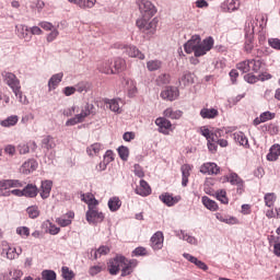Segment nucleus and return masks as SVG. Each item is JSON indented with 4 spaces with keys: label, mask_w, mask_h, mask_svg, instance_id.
Listing matches in <instances>:
<instances>
[{
    "label": "nucleus",
    "mask_w": 280,
    "mask_h": 280,
    "mask_svg": "<svg viewBox=\"0 0 280 280\" xmlns=\"http://www.w3.org/2000/svg\"><path fill=\"white\" fill-rule=\"evenodd\" d=\"M97 69L100 73H105L107 75L116 73V71L113 69V60H104L98 62Z\"/></svg>",
    "instance_id": "6ab92c4d"
},
{
    "label": "nucleus",
    "mask_w": 280,
    "mask_h": 280,
    "mask_svg": "<svg viewBox=\"0 0 280 280\" xmlns=\"http://www.w3.org/2000/svg\"><path fill=\"white\" fill-rule=\"evenodd\" d=\"M183 257L187 259V261H190V264H195V266H197V268H199L200 270L207 271L209 270V266H207V264H205L203 261L199 260L198 258H196L195 256L184 253Z\"/></svg>",
    "instance_id": "5701e85b"
},
{
    "label": "nucleus",
    "mask_w": 280,
    "mask_h": 280,
    "mask_svg": "<svg viewBox=\"0 0 280 280\" xmlns=\"http://www.w3.org/2000/svg\"><path fill=\"white\" fill-rule=\"evenodd\" d=\"M16 124H19V116L16 115H11L0 121V126H2V128H12V126H16Z\"/></svg>",
    "instance_id": "7c9ffc66"
},
{
    "label": "nucleus",
    "mask_w": 280,
    "mask_h": 280,
    "mask_svg": "<svg viewBox=\"0 0 280 280\" xmlns=\"http://www.w3.org/2000/svg\"><path fill=\"white\" fill-rule=\"evenodd\" d=\"M16 234L21 237H30V228L27 226H19L16 228Z\"/></svg>",
    "instance_id": "680f3d73"
},
{
    "label": "nucleus",
    "mask_w": 280,
    "mask_h": 280,
    "mask_svg": "<svg viewBox=\"0 0 280 280\" xmlns=\"http://www.w3.org/2000/svg\"><path fill=\"white\" fill-rule=\"evenodd\" d=\"M126 258L124 256H116L108 262L109 275H118L121 267L125 265Z\"/></svg>",
    "instance_id": "1a4fd4ad"
},
{
    "label": "nucleus",
    "mask_w": 280,
    "mask_h": 280,
    "mask_svg": "<svg viewBox=\"0 0 280 280\" xmlns=\"http://www.w3.org/2000/svg\"><path fill=\"white\" fill-rule=\"evenodd\" d=\"M180 92L176 86H166L160 94L162 100H166V102H174L178 100Z\"/></svg>",
    "instance_id": "6e6552de"
},
{
    "label": "nucleus",
    "mask_w": 280,
    "mask_h": 280,
    "mask_svg": "<svg viewBox=\"0 0 280 280\" xmlns=\"http://www.w3.org/2000/svg\"><path fill=\"white\" fill-rule=\"evenodd\" d=\"M81 198L83 202L88 203V209H91L92 207H97V205H100V201L95 199V196H93V194H86V195L83 194Z\"/></svg>",
    "instance_id": "f704fd0d"
},
{
    "label": "nucleus",
    "mask_w": 280,
    "mask_h": 280,
    "mask_svg": "<svg viewBox=\"0 0 280 280\" xmlns=\"http://www.w3.org/2000/svg\"><path fill=\"white\" fill-rule=\"evenodd\" d=\"M163 232L158 231L151 237V247L153 248V250H161V248H163Z\"/></svg>",
    "instance_id": "a211bd4d"
},
{
    "label": "nucleus",
    "mask_w": 280,
    "mask_h": 280,
    "mask_svg": "<svg viewBox=\"0 0 280 280\" xmlns=\"http://www.w3.org/2000/svg\"><path fill=\"white\" fill-rule=\"evenodd\" d=\"M163 67V62L161 60H150L147 62V69L149 71H159Z\"/></svg>",
    "instance_id": "a18cd8bd"
},
{
    "label": "nucleus",
    "mask_w": 280,
    "mask_h": 280,
    "mask_svg": "<svg viewBox=\"0 0 280 280\" xmlns=\"http://www.w3.org/2000/svg\"><path fill=\"white\" fill-rule=\"evenodd\" d=\"M179 240H184V242H187L188 244H192L194 246L198 245V240L187 233L185 231H180L179 234Z\"/></svg>",
    "instance_id": "ea45409f"
},
{
    "label": "nucleus",
    "mask_w": 280,
    "mask_h": 280,
    "mask_svg": "<svg viewBox=\"0 0 280 280\" xmlns=\"http://www.w3.org/2000/svg\"><path fill=\"white\" fill-rule=\"evenodd\" d=\"M135 191L138 196L145 198V197L150 196V194H152V188L150 187V184H148V182H145V179H141L140 185L137 186Z\"/></svg>",
    "instance_id": "dca6fc26"
},
{
    "label": "nucleus",
    "mask_w": 280,
    "mask_h": 280,
    "mask_svg": "<svg viewBox=\"0 0 280 280\" xmlns=\"http://www.w3.org/2000/svg\"><path fill=\"white\" fill-rule=\"evenodd\" d=\"M62 78H65V73L59 72L54 74L49 80H48V91H56L58 89V84L62 82Z\"/></svg>",
    "instance_id": "412c9836"
},
{
    "label": "nucleus",
    "mask_w": 280,
    "mask_h": 280,
    "mask_svg": "<svg viewBox=\"0 0 280 280\" xmlns=\"http://www.w3.org/2000/svg\"><path fill=\"white\" fill-rule=\"evenodd\" d=\"M36 170H38V162H36L34 159L25 161L20 167L21 174H25L26 176L33 172H36Z\"/></svg>",
    "instance_id": "ddd939ff"
},
{
    "label": "nucleus",
    "mask_w": 280,
    "mask_h": 280,
    "mask_svg": "<svg viewBox=\"0 0 280 280\" xmlns=\"http://www.w3.org/2000/svg\"><path fill=\"white\" fill-rule=\"evenodd\" d=\"M215 218H217V220H219V222H224V224H237V218H235V217H231V215H226V214L217 212Z\"/></svg>",
    "instance_id": "2f4dec72"
},
{
    "label": "nucleus",
    "mask_w": 280,
    "mask_h": 280,
    "mask_svg": "<svg viewBox=\"0 0 280 280\" xmlns=\"http://www.w3.org/2000/svg\"><path fill=\"white\" fill-rule=\"evenodd\" d=\"M240 10V0H228V12Z\"/></svg>",
    "instance_id": "6e6d98bb"
},
{
    "label": "nucleus",
    "mask_w": 280,
    "mask_h": 280,
    "mask_svg": "<svg viewBox=\"0 0 280 280\" xmlns=\"http://www.w3.org/2000/svg\"><path fill=\"white\" fill-rule=\"evenodd\" d=\"M220 115V112L215 108H202L200 110V117L202 119H215Z\"/></svg>",
    "instance_id": "bb28decb"
},
{
    "label": "nucleus",
    "mask_w": 280,
    "mask_h": 280,
    "mask_svg": "<svg viewBox=\"0 0 280 280\" xmlns=\"http://www.w3.org/2000/svg\"><path fill=\"white\" fill-rule=\"evenodd\" d=\"M15 32L19 38H23L24 40H26V43H30V40H32V35L30 34V27H27L26 25H23V24L16 25Z\"/></svg>",
    "instance_id": "aec40b11"
},
{
    "label": "nucleus",
    "mask_w": 280,
    "mask_h": 280,
    "mask_svg": "<svg viewBox=\"0 0 280 280\" xmlns=\"http://www.w3.org/2000/svg\"><path fill=\"white\" fill-rule=\"evenodd\" d=\"M42 278L44 280H56L57 275H56V271L54 270L45 269L42 271Z\"/></svg>",
    "instance_id": "603ef678"
},
{
    "label": "nucleus",
    "mask_w": 280,
    "mask_h": 280,
    "mask_svg": "<svg viewBox=\"0 0 280 280\" xmlns=\"http://www.w3.org/2000/svg\"><path fill=\"white\" fill-rule=\"evenodd\" d=\"M276 114L272 112H264L259 115V117H256L253 121L254 126H259V124H266V121H270L271 119H275Z\"/></svg>",
    "instance_id": "b1692460"
},
{
    "label": "nucleus",
    "mask_w": 280,
    "mask_h": 280,
    "mask_svg": "<svg viewBox=\"0 0 280 280\" xmlns=\"http://www.w3.org/2000/svg\"><path fill=\"white\" fill-rule=\"evenodd\" d=\"M107 207L112 212L119 211L121 209V200L119 197H112L107 202Z\"/></svg>",
    "instance_id": "473e14b6"
},
{
    "label": "nucleus",
    "mask_w": 280,
    "mask_h": 280,
    "mask_svg": "<svg viewBox=\"0 0 280 280\" xmlns=\"http://www.w3.org/2000/svg\"><path fill=\"white\" fill-rule=\"evenodd\" d=\"M202 205L209 209L210 211H218V203L213 200H211L209 197L203 196L201 198Z\"/></svg>",
    "instance_id": "4c0bfd02"
},
{
    "label": "nucleus",
    "mask_w": 280,
    "mask_h": 280,
    "mask_svg": "<svg viewBox=\"0 0 280 280\" xmlns=\"http://www.w3.org/2000/svg\"><path fill=\"white\" fill-rule=\"evenodd\" d=\"M213 37H208L200 42L195 49V57L200 58L201 56H206L208 51H211V49H213Z\"/></svg>",
    "instance_id": "20e7f679"
},
{
    "label": "nucleus",
    "mask_w": 280,
    "mask_h": 280,
    "mask_svg": "<svg viewBox=\"0 0 280 280\" xmlns=\"http://www.w3.org/2000/svg\"><path fill=\"white\" fill-rule=\"evenodd\" d=\"M159 24V20L154 18H139L136 21V25L142 34H149L150 36L156 34V25Z\"/></svg>",
    "instance_id": "f257e3e1"
},
{
    "label": "nucleus",
    "mask_w": 280,
    "mask_h": 280,
    "mask_svg": "<svg viewBox=\"0 0 280 280\" xmlns=\"http://www.w3.org/2000/svg\"><path fill=\"white\" fill-rule=\"evenodd\" d=\"M119 49L122 50V54L129 56V58H138V60H145V55L137 48L135 45H120Z\"/></svg>",
    "instance_id": "0eeeda50"
},
{
    "label": "nucleus",
    "mask_w": 280,
    "mask_h": 280,
    "mask_svg": "<svg viewBox=\"0 0 280 280\" xmlns=\"http://www.w3.org/2000/svg\"><path fill=\"white\" fill-rule=\"evenodd\" d=\"M2 80L11 91H15L16 89L21 88V80H19V77L12 72L3 71L1 73Z\"/></svg>",
    "instance_id": "423d86ee"
},
{
    "label": "nucleus",
    "mask_w": 280,
    "mask_h": 280,
    "mask_svg": "<svg viewBox=\"0 0 280 280\" xmlns=\"http://www.w3.org/2000/svg\"><path fill=\"white\" fill-rule=\"evenodd\" d=\"M51 187H54V182L49 179L42 182L39 196L43 200H47L51 196Z\"/></svg>",
    "instance_id": "f3484780"
},
{
    "label": "nucleus",
    "mask_w": 280,
    "mask_h": 280,
    "mask_svg": "<svg viewBox=\"0 0 280 280\" xmlns=\"http://www.w3.org/2000/svg\"><path fill=\"white\" fill-rule=\"evenodd\" d=\"M160 200L166 205V207H174V205H177L178 200H180L179 197H173L170 195V192L160 195Z\"/></svg>",
    "instance_id": "393cba45"
},
{
    "label": "nucleus",
    "mask_w": 280,
    "mask_h": 280,
    "mask_svg": "<svg viewBox=\"0 0 280 280\" xmlns=\"http://www.w3.org/2000/svg\"><path fill=\"white\" fill-rule=\"evenodd\" d=\"M236 68L238 71H242V73H248L250 71V60H244L236 65Z\"/></svg>",
    "instance_id": "09e8293b"
},
{
    "label": "nucleus",
    "mask_w": 280,
    "mask_h": 280,
    "mask_svg": "<svg viewBox=\"0 0 280 280\" xmlns=\"http://www.w3.org/2000/svg\"><path fill=\"white\" fill-rule=\"evenodd\" d=\"M4 153L9 156H14V154H16V147H14V144H7L4 147Z\"/></svg>",
    "instance_id": "338daca9"
},
{
    "label": "nucleus",
    "mask_w": 280,
    "mask_h": 280,
    "mask_svg": "<svg viewBox=\"0 0 280 280\" xmlns=\"http://www.w3.org/2000/svg\"><path fill=\"white\" fill-rule=\"evenodd\" d=\"M179 84H183L184 86H189V84H194V74L190 72H186L183 74V77L179 80Z\"/></svg>",
    "instance_id": "49530a36"
},
{
    "label": "nucleus",
    "mask_w": 280,
    "mask_h": 280,
    "mask_svg": "<svg viewBox=\"0 0 280 280\" xmlns=\"http://www.w3.org/2000/svg\"><path fill=\"white\" fill-rule=\"evenodd\" d=\"M7 259H16L21 253H16V248L8 247L5 249Z\"/></svg>",
    "instance_id": "13d9d810"
},
{
    "label": "nucleus",
    "mask_w": 280,
    "mask_h": 280,
    "mask_svg": "<svg viewBox=\"0 0 280 280\" xmlns=\"http://www.w3.org/2000/svg\"><path fill=\"white\" fill-rule=\"evenodd\" d=\"M60 36V32L58 31V27H55L50 33L46 36L47 43H54Z\"/></svg>",
    "instance_id": "4d7b16f0"
},
{
    "label": "nucleus",
    "mask_w": 280,
    "mask_h": 280,
    "mask_svg": "<svg viewBox=\"0 0 280 280\" xmlns=\"http://www.w3.org/2000/svg\"><path fill=\"white\" fill-rule=\"evenodd\" d=\"M266 207H275V202H277V195L275 192H267L264 197Z\"/></svg>",
    "instance_id": "c03bdc74"
},
{
    "label": "nucleus",
    "mask_w": 280,
    "mask_h": 280,
    "mask_svg": "<svg viewBox=\"0 0 280 280\" xmlns=\"http://www.w3.org/2000/svg\"><path fill=\"white\" fill-rule=\"evenodd\" d=\"M182 172V185L183 187H187V183H189V176L191 175V165L184 164L180 167Z\"/></svg>",
    "instance_id": "a878e982"
},
{
    "label": "nucleus",
    "mask_w": 280,
    "mask_h": 280,
    "mask_svg": "<svg viewBox=\"0 0 280 280\" xmlns=\"http://www.w3.org/2000/svg\"><path fill=\"white\" fill-rule=\"evenodd\" d=\"M268 240L269 246L273 247V255H276V257H280V236L270 235Z\"/></svg>",
    "instance_id": "c85d7f7f"
},
{
    "label": "nucleus",
    "mask_w": 280,
    "mask_h": 280,
    "mask_svg": "<svg viewBox=\"0 0 280 280\" xmlns=\"http://www.w3.org/2000/svg\"><path fill=\"white\" fill-rule=\"evenodd\" d=\"M262 66H264V61H261V59L249 60L250 71H254V73H259V71H261Z\"/></svg>",
    "instance_id": "a19ab883"
},
{
    "label": "nucleus",
    "mask_w": 280,
    "mask_h": 280,
    "mask_svg": "<svg viewBox=\"0 0 280 280\" xmlns=\"http://www.w3.org/2000/svg\"><path fill=\"white\" fill-rule=\"evenodd\" d=\"M126 67V60L122 58H115L114 65L112 66L113 70L116 71L115 73H119V71H124Z\"/></svg>",
    "instance_id": "79ce46f5"
},
{
    "label": "nucleus",
    "mask_w": 280,
    "mask_h": 280,
    "mask_svg": "<svg viewBox=\"0 0 280 280\" xmlns=\"http://www.w3.org/2000/svg\"><path fill=\"white\" fill-rule=\"evenodd\" d=\"M140 18L152 19L156 14V7L150 0H141L139 2Z\"/></svg>",
    "instance_id": "7ed1b4c3"
},
{
    "label": "nucleus",
    "mask_w": 280,
    "mask_h": 280,
    "mask_svg": "<svg viewBox=\"0 0 280 280\" xmlns=\"http://www.w3.org/2000/svg\"><path fill=\"white\" fill-rule=\"evenodd\" d=\"M200 173L208 176H217V174H220V166L214 162H207L200 166Z\"/></svg>",
    "instance_id": "f8f14e48"
},
{
    "label": "nucleus",
    "mask_w": 280,
    "mask_h": 280,
    "mask_svg": "<svg viewBox=\"0 0 280 280\" xmlns=\"http://www.w3.org/2000/svg\"><path fill=\"white\" fill-rule=\"evenodd\" d=\"M69 3H73L74 5H78V8H81V10H91V8H95V3H97V0H68Z\"/></svg>",
    "instance_id": "4be33fe9"
},
{
    "label": "nucleus",
    "mask_w": 280,
    "mask_h": 280,
    "mask_svg": "<svg viewBox=\"0 0 280 280\" xmlns=\"http://www.w3.org/2000/svg\"><path fill=\"white\" fill-rule=\"evenodd\" d=\"M104 102L113 113H121V106H124V101H121V98H105Z\"/></svg>",
    "instance_id": "2eb2a0df"
},
{
    "label": "nucleus",
    "mask_w": 280,
    "mask_h": 280,
    "mask_svg": "<svg viewBox=\"0 0 280 280\" xmlns=\"http://www.w3.org/2000/svg\"><path fill=\"white\" fill-rule=\"evenodd\" d=\"M280 156V144H273L267 154V161H277Z\"/></svg>",
    "instance_id": "72a5a7b5"
},
{
    "label": "nucleus",
    "mask_w": 280,
    "mask_h": 280,
    "mask_svg": "<svg viewBox=\"0 0 280 280\" xmlns=\"http://www.w3.org/2000/svg\"><path fill=\"white\" fill-rule=\"evenodd\" d=\"M74 91H77L78 93H86V91H89V83L84 81L78 83L77 85H74Z\"/></svg>",
    "instance_id": "bf43d9fd"
},
{
    "label": "nucleus",
    "mask_w": 280,
    "mask_h": 280,
    "mask_svg": "<svg viewBox=\"0 0 280 280\" xmlns=\"http://www.w3.org/2000/svg\"><path fill=\"white\" fill-rule=\"evenodd\" d=\"M61 277L65 280H73V277H75V273H73L72 270H69V267H62L61 268Z\"/></svg>",
    "instance_id": "5fc2aeb1"
},
{
    "label": "nucleus",
    "mask_w": 280,
    "mask_h": 280,
    "mask_svg": "<svg viewBox=\"0 0 280 280\" xmlns=\"http://www.w3.org/2000/svg\"><path fill=\"white\" fill-rule=\"evenodd\" d=\"M133 174L138 176V178H143V176H145L143 168L139 164L133 165Z\"/></svg>",
    "instance_id": "0e129e2a"
},
{
    "label": "nucleus",
    "mask_w": 280,
    "mask_h": 280,
    "mask_svg": "<svg viewBox=\"0 0 280 280\" xmlns=\"http://www.w3.org/2000/svg\"><path fill=\"white\" fill-rule=\"evenodd\" d=\"M25 198H36L38 196V187L34 184H27L23 188Z\"/></svg>",
    "instance_id": "cd10ccee"
},
{
    "label": "nucleus",
    "mask_w": 280,
    "mask_h": 280,
    "mask_svg": "<svg viewBox=\"0 0 280 280\" xmlns=\"http://www.w3.org/2000/svg\"><path fill=\"white\" fill-rule=\"evenodd\" d=\"M156 83L159 84V86L163 84H170V74L167 73L160 74L156 79Z\"/></svg>",
    "instance_id": "052dcab7"
},
{
    "label": "nucleus",
    "mask_w": 280,
    "mask_h": 280,
    "mask_svg": "<svg viewBox=\"0 0 280 280\" xmlns=\"http://www.w3.org/2000/svg\"><path fill=\"white\" fill-rule=\"evenodd\" d=\"M42 148L44 150H47V152H49V150H54L56 148V140L54 139V137L51 136H46L42 139Z\"/></svg>",
    "instance_id": "c756f323"
},
{
    "label": "nucleus",
    "mask_w": 280,
    "mask_h": 280,
    "mask_svg": "<svg viewBox=\"0 0 280 280\" xmlns=\"http://www.w3.org/2000/svg\"><path fill=\"white\" fill-rule=\"evenodd\" d=\"M200 40V35H192L191 38L184 45L186 54H194Z\"/></svg>",
    "instance_id": "4468645a"
},
{
    "label": "nucleus",
    "mask_w": 280,
    "mask_h": 280,
    "mask_svg": "<svg viewBox=\"0 0 280 280\" xmlns=\"http://www.w3.org/2000/svg\"><path fill=\"white\" fill-rule=\"evenodd\" d=\"M226 182L237 187V194H244V179L237 173H230L225 176Z\"/></svg>",
    "instance_id": "9d476101"
},
{
    "label": "nucleus",
    "mask_w": 280,
    "mask_h": 280,
    "mask_svg": "<svg viewBox=\"0 0 280 280\" xmlns=\"http://www.w3.org/2000/svg\"><path fill=\"white\" fill-rule=\"evenodd\" d=\"M132 275V265L125 258V265L121 267V277H128Z\"/></svg>",
    "instance_id": "3c124183"
},
{
    "label": "nucleus",
    "mask_w": 280,
    "mask_h": 280,
    "mask_svg": "<svg viewBox=\"0 0 280 280\" xmlns=\"http://www.w3.org/2000/svg\"><path fill=\"white\" fill-rule=\"evenodd\" d=\"M38 25L42 27V30H45V32H51L52 30H56V26H54L51 22H39Z\"/></svg>",
    "instance_id": "69168bd1"
},
{
    "label": "nucleus",
    "mask_w": 280,
    "mask_h": 280,
    "mask_svg": "<svg viewBox=\"0 0 280 280\" xmlns=\"http://www.w3.org/2000/svg\"><path fill=\"white\" fill-rule=\"evenodd\" d=\"M217 200H219L222 205H229V198L226 197V190H218L217 194Z\"/></svg>",
    "instance_id": "864d4df0"
},
{
    "label": "nucleus",
    "mask_w": 280,
    "mask_h": 280,
    "mask_svg": "<svg viewBox=\"0 0 280 280\" xmlns=\"http://www.w3.org/2000/svg\"><path fill=\"white\" fill-rule=\"evenodd\" d=\"M155 126H158V132H161V135H170V130H172V121L165 117L156 118Z\"/></svg>",
    "instance_id": "9b49d317"
},
{
    "label": "nucleus",
    "mask_w": 280,
    "mask_h": 280,
    "mask_svg": "<svg viewBox=\"0 0 280 280\" xmlns=\"http://www.w3.org/2000/svg\"><path fill=\"white\" fill-rule=\"evenodd\" d=\"M26 213L28 218H31L32 220H36V218L40 215V210L38 209V206H31L26 209Z\"/></svg>",
    "instance_id": "de8ad7c7"
},
{
    "label": "nucleus",
    "mask_w": 280,
    "mask_h": 280,
    "mask_svg": "<svg viewBox=\"0 0 280 280\" xmlns=\"http://www.w3.org/2000/svg\"><path fill=\"white\" fill-rule=\"evenodd\" d=\"M12 93L15 95V97H18L20 104H23L24 106H26V104H30V101H27V96H25L23 94V91H21V86L13 90Z\"/></svg>",
    "instance_id": "37998d69"
},
{
    "label": "nucleus",
    "mask_w": 280,
    "mask_h": 280,
    "mask_svg": "<svg viewBox=\"0 0 280 280\" xmlns=\"http://www.w3.org/2000/svg\"><path fill=\"white\" fill-rule=\"evenodd\" d=\"M234 139L236 143H240V145H243L244 148H248V138L244 132L238 131L234 133Z\"/></svg>",
    "instance_id": "e433bc0d"
},
{
    "label": "nucleus",
    "mask_w": 280,
    "mask_h": 280,
    "mask_svg": "<svg viewBox=\"0 0 280 280\" xmlns=\"http://www.w3.org/2000/svg\"><path fill=\"white\" fill-rule=\"evenodd\" d=\"M85 218L89 224H100L104 222L105 217L104 212H100V210H97V206H93L86 211Z\"/></svg>",
    "instance_id": "39448f33"
},
{
    "label": "nucleus",
    "mask_w": 280,
    "mask_h": 280,
    "mask_svg": "<svg viewBox=\"0 0 280 280\" xmlns=\"http://www.w3.org/2000/svg\"><path fill=\"white\" fill-rule=\"evenodd\" d=\"M118 155L121 161H128V156H130V150L128 147L121 145L118 148Z\"/></svg>",
    "instance_id": "8fccbe9b"
},
{
    "label": "nucleus",
    "mask_w": 280,
    "mask_h": 280,
    "mask_svg": "<svg viewBox=\"0 0 280 280\" xmlns=\"http://www.w3.org/2000/svg\"><path fill=\"white\" fill-rule=\"evenodd\" d=\"M164 117H168V119H180L183 117L182 110H174L172 107H168L163 113Z\"/></svg>",
    "instance_id": "c9c22d12"
},
{
    "label": "nucleus",
    "mask_w": 280,
    "mask_h": 280,
    "mask_svg": "<svg viewBox=\"0 0 280 280\" xmlns=\"http://www.w3.org/2000/svg\"><path fill=\"white\" fill-rule=\"evenodd\" d=\"M90 115H95V105L86 103L82 107L80 114H77L74 117L66 121V126H77V124H82Z\"/></svg>",
    "instance_id": "f03ea898"
},
{
    "label": "nucleus",
    "mask_w": 280,
    "mask_h": 280,
    "mask_svg": "<svg viewBox=\"0 0 280 280\" xmlns=\"http://www.w3.org/2000/svg\"><path fill=\"white\" fill-rule=\"evenodd\" d=\"M102 150V144L98 142H95L86 148V152L89 156H97Z\"/></svg>",
    "instance_id": "58836bf2"
},
{
    "label": "nucleus",
    "mask_w": 280,
    "mask_h": 280,
    "mask_svg": "<svg viewBox=\"0 0 280 280\" xmlns=\"http://www.w3.org/2000/svg\"><path fill=\"white\" fill-rule=\"evenodd\" d=\"M268 45L272 49H276L277 51H280V39L279 38H269Z\"/></svg>",
    "instance_id": "e2e57ef3"
},
{
    "label": "nucleus",
    "mask_w": 280,
    "mask_h": 280,
    "mask_svg": "<svg viewBox=\"0 0 280 280\" xmlns=\"http://www.w3.org/2000/svg\"><path fill=\"white\" fill-rule=\"evenodd\" d=\"M19 154H30V145L26 143H20L18 145Z\"/></svg>",
    "instance_id": "774afa93"
}]
</instances>
